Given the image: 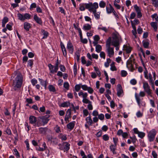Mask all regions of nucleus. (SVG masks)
<instances>
[{"label":"nucleus","mask_w":158,"mask_h":158,"mask_svg":"<svg viewBox=\"0 0 158 158\" xmlns=\"http://www.w3.org/2000/svg\"><path fill=\"white\" fill-rule=\"evenodd\" d=\"M23 83V77L22 75L19 74L17 75L15 80L13 81V85L14 89L16 90L17 89L20 88Z\"/></svg>","instance_id":"nucleus-1"},{"label":"nucleus","mask_w":158,"mask_h":158,"mask_svg":"<svg viewBox=\"0 0 158 158\" xmlns=\"http://www.w3.org/2000/svg\"><path fill=\"white\" fill-rule=\"evenodd\" d=\"M29 123L33 124L34 126L39 127L42 126V123L40 120L37 119V118L33 115L30 116L29 118Z\"/></svg>","instance_id":"nucleus-2"},{"label":"nucleus","mask_w":158,"mask_h":158,"mask_svg":"<svg viewBox=\"0 0 158 158\" xmlns=\"http://www.w3.org/2000/svg\"><path fill=\"white\" fill-rule=\"evenodd\" d=\"M85 8L88 9L90 12H92L96 10L98 8V5L97 2H95L93 3L91 2L88 3H85Z\"/></svg>","instance_id":"nucleus-3"},{"label":"nucleus","mask_w":158,"mask_h":158,"mask_svg":"<svg viewBox=\"0 0 158 158\" xmlns=\"http://www.w3.org/2000/svg\"><path fill=\"white\" fill-rule=\"evenodd\" d=\"M121 40V37L118 33H113L111 45L114 46H119Z\"/></svg>","instance_id":"nucleus-4"},{"label":"nucleus","mask_w":158,"mask_h":158,"mask_svg":"<svg viewBox=\"0 0 158 158\" xmlns=\"http://www.w3.org/2000/svg\"><path fill=\"white\" fill-rule=\"evenodd\" d=\"M156 133V131L155 129H152L149 131L148 135V137L149 142H151L153 141Z\"/></svg>","instance_id":"nucleus-5"},{"label":"nucleus","mask_w":158,"mask_h":158,"mask_svg":"<svg viewBox=\"0 0 158 158\" xmlns=\"http://www.w3.org/2000/svg\"><path fill=\"white\" fill-rule=\"evenodd\" d=\"M18 19L22 21H24L26 19H29L31 17V15L28 13H25L24 15L20 13L17 15Z\"/></svg>","instance_id":"nucleus-6"},{"label":"nucleus","mask_w":158,"mask_h":158,"mask_svg":"<svg viewBox=\"0 0 158 158\" xmlns=\"http://www.w3.org/2000/svg\"><path fill=\"white\" fill-rule=\"evenodd\" d=\"M135 60L134 58L130 57L127 62V67L130 69L132 71H133L134 69L133 67V64L135 63Z\"/></svg>","instance_id":"nucleus-7"},{"label":"nucleus","mask_w":158,"mask_h":158,"mask_svg":"<svg viewBox=\"0 0 158 158\" xmlns=\"http://www.w3.org/2000/svg\"><path fill=\"white\" fill-rule=\"evenodd\" d=\"M143 87L145 91L147 93L148 95L152 97L151 90L148 83L147 82L145 81L143 82Z\"/></svg>","instance_id":"nucleus-8"},{"label":"nucleus","mask_w":158,"mask_h":158,"mask_svg":"<svg viewBox=\"0 0 158 158\" xmlns=\"http://www.w3.org/2000/svg\"><path fill=\"white\" fill-rule=\"evenodd\" d=\"M67 49L69 53L73 54L74 48L73 44L70 41H69L67 43Z\"/></svg>","instance_id":"nucleus-9"},{"label":"nucleus","mask_w":158,"mask_h":158,"mask_svg":"<svg viewBox=\"0 0 158 158\" xmlns=\"http://www.w3.org/2000/svg\"><path fill=\"white\" fill-rule=\"evenodd\" d=\"M50 117V115H45L43 116L40 117H39L40 119L42 120V123L43 124H42V125L44 126V125L48 123V121L49 120L48 118Z\"/></svg>","instance_id":"nucleus-10"},{"label":"nucleus","mask_w":158,"mask_h":158,"mask_svg":"<svg viewBox=\"0 0 158 158\" xmlns=\"http://www.w3.org/2000/svg\"><path fill=\"white\" fill-rule=\"evenodd\" d=\"M71 110L70 109H68L66 111V115L64 118V120L66 121V123H69V118L71 117Z\"/></svg>","instance_id":"nucleus-11"},{"label":"nucleus","mask_w":158,"mask_h":158,"mask_svg":"<svg viewBox=\"0 0 158 158\" xmlns=\"http://www.w3.org/2000/svg\"><path fill=\"white\" fill-rule=\"evenodd\" d=\"M106 52H107L108 56L111 57L114 55V48H111L106 49Z\"/></svg>","instance_id":"nucleus-12"},{"label":"nucleus","mask_w":158,"mask_h":158,"mask_svg":"<svg viewBox=\"0 0 158 158\" xmlns=\"http://www.w3.org/2000/svg\"><path fill=\"white\" fill-rule=\"evenodd\" d=\"M117 96L120 97L121 96V95L123 93L122 88L121 85L120 84H118L117 85Z\"/></svg>","instance_id":"nucleus-13"},{"label":"nucleus","mask_w":158,"mask_h":158,"mask_svg":"<svg viewBox=\"0 0 158 158\" xmlns=\"http://www.w3.org/2000/svg\"><path fill=\"white\" fill-rule=\"evenodd\" d=\"M34 19L38 24L40 25H42L43 22L41 19L38 17L37 15H34Z\"/></svg>","instance_id":"nucleus-14"},{"label":"nucleus","mask_w":158,"mask_h":158,"mask_svg":"<svg viewBox=\"0 0 158 158\" xmlns=\"http://www.w3.org/2000/svg\"><path fill=\"white\" fill-rule=\"evenodd\" d=\"M135 97L137 102V103L139 106H142V101L141 100L140 97L137 94V93H135Z\"/></svg>","instance_id":"nucleus-15"},{"label":"nucleus","mask_w":158,"mask_h":158,"mask_svg":"<svg viewBox=\"0 0 158 158\" xmlns=\"http://www.w3.org/2000/svg\"><path fill=\"white\" fill-rule=\"evenodd\" d=\"M60 45L63 54L64 56L65 57L67 56V53L65 46L64 44L61 42H60Z\"/></svg>","instance_id":"nucleus-16"},{"label":"nucleus","mask_w":158,"mask_h":158,"mask_svg":"<svg viewBox=\"0 0 158 158\" xmlns=\"http://www.w3.org/2000/svg\"><path fill=\"white\" fill-rule=\"evenodd\" d=\"M109 7L107 6L106 7V9L107 13L108 14H110L112 13L114 9L113 6L110 4H109Z\"/></svg>","instance_id":"nucleus-17"},{"label":"nucleus","mask_w":158,"mask_h":158,"mask_svg":"<svg viewBox=\"0 0 158 158\" xmlns=\"http://www.w3.org/2000/svg\"><path fill=\"white\" fill-rule=\"evenodd\" d=\"M75 121H73L70 122L67 124V126L68 129H69L70 130H73L75 126Z\"/></svg>","instance_id":"nucleus-18"},{"label":"nucleus","mask_w":158,"mask_h":158,"mask_svg":"<svg viewBox=\"0 0 158 158\" xmlns=\"http://www.w3.org/2000/svg\"><path fill=\"white\" fill-rule=\"evenodd\" d=\"M38 80L42 86L44 87L45 89H46L47 85V80L44 81L42 79L39 78Z\"/></svg>","instance_id":"nucleus-19"},{"label":"nucleus","mask_w":158,"mask_h":158,"mask_svg":"<svg viewBox=\"0 0 158 158\" xmlns=\"http://www.w3.org/2000/svg\"><path fill=\"white\" fill-rule=\"evenodd\" d=\"M111 38L110 37L106 41V48H111L110 45H111Z\"/></svg>","instance_id":"nucleus-20"},{"label":"nucleus","mask_w":158,"mask_h":158,"mask_svg":"<svg viewBox=\"0 0 158 158\" xmlns=\"http://www.w3.org/2000/svg\"><path fill=\"white\" fill-rule=\"evenodd\" d=\"M63 144L64 146V148L65 149L66 151H68L70 148V144L66 142H64Z\"/></svg>","instance_id":"nucleus-21"},{"label":"nucleus","mask_w":158,"mask_h":158,"mask_svg":"<svg viewBox=\"0 0 158 158\" xmlns=\"http://www.w3.org/2000/svg\"><path fill=\"white\" fill-rule=\"evenodd\" d=\"M123 48L127 53H130L131 51V48L127 45H124Z\"/></svg>","instance_id":"nucleus-22"},{"label":"nucleus","mask_w":158,"mask_h":158,"mask_svg":"<svg viewBox=\"0 0 158 158\" xmlns=\"http://www.w3.org/2000/svg\"><path fill=\"white\" fill-rule=\"evenodd\" d=\"M117 146H115L114 144L111 145L110 147V151L112 152L113 154H116L117 153L115 152V150L116 149Z\"/></svg>","instance_id":"nucleus-23"},{"label":"nucleus","mask_w":158,"mask_h":158,"mask_svg":"<svg viewBox=\"0 0 158 158\" xmlns=\"http://www.w3.org/2000/svg\"><path fill=\"white\" fill-rule=\"evenodd\" d=\"M31 27L30 24L27 22H25L24 23V28L27 31H28Z\"/></svg>","instance_id":"nucleus-24"},{"label":"nucleus","mask_w":158,"mask_h":158,"mask_svg":"<svg viewBox=\"0 0 158 158\" xmlns=\"http://www.w3.org/2000/svg\"><path fill=\"white\" fill-rule=\"evenodd\" d=\"M87 123L90 126H91L93 123V121L90 116L87 117L85 119Z\"/></svg>","instance_id":"nucleus-25"},{"label":"nucleus","mask_w":158,"mask_h":158,"mask_svg":"<svg viewBox=\"0 0 158 158\" xmlns=\"http://www.w3.org/2000/svg\"><path fill=\"white\" fill-rule=\"evenodd\" d=\"M91 28V26L90 25L86 24L83 26V29L85 31H87L90 30Z\"/></svg>","instance_id":"nucleus-26"},{"label":"nucleus","mask_w":158,"mask_h":158,"mask_svg":"<svg viewBox=\"0 0 158 158\" xmlns=\"http://www.w3.org/2000/svg\"><path fill=\"white\" fill-rule=\"evenodd\" d=\"M39 129L40 133L45 134L47 131V128L46 127H40Z\"/></svg>","instance_id":"nucleus-27"},{"label":"nucleus","mask_w":158,"mask_h":158,"mask_svg":"<svg viewBox=\"0 0 158 158\" xmlns=\"http://www.w3.org/2000/svg\"><path fill=\"white\" fill-rule=\"evenodd\" d=\"M41 32L44 35V36L42 38L43 39L46 38L48 36V32L44 30H41Z\"/></svg>","instance_id":"nucleus-28"},{"label":"nucleus","mask_w":158,"mask_h":158,"mask_svg":"<svg viewBox=\"0 0 158 158\" xmlns=\"http://www.w3.org/2000/svg\"><path fill=\"white\" fill-rule=\"evenodd\" d=\"M144 77L147 79H148V78H151L152 77V75L151 73H149L148 75V71L147 70H146L144 72Z\"/></svg>","instance_id":"nucleus-29"},{"label":"nucleus","mask_w":158,"mask_h":158,"mask_svg":"<svg viewBox=\"0 0 158 158\" xmlns=\"http://www.w3.org/2000/svg\"><path fill=\"white\" fill-rule=\"evenodd\" d=\"M70 105V103L69 102H64L61 104L60 106L62 107H68Z\"/></svg>","instance_id":"nucleus-30"},{"label":"nucleus","mask_w":158,"mask_h":158,"mask_svg":"<svg viewBox=\"0 0 158 158\" xmlns=\"http://www.w3.org/2000/svg\"><path fill=\"white\" fill-rule=\"evenodd\" d=\"M151 26L154 28L155 31H156L157 29V23L156 22H152L150 24Z\"/></svg>","instance_id":"nucleus-31"},{"label":"nucleus","mask_w":158,"mask_h":158,"mask_svg":"<svg viewBox=\"0 0 158 158\" xmlns=\"http://www.w3.org/2000/svg\"><path fill=\"white\" fill-rule=\"evenodd\" d=\"M152 4L156 8L158 7V0H151Z\"/></svg>","instance_id":"nucleus-32"},{"label":"nucleus","mask_w":158,"mask_h":158,"mask_svg":"<svg viewBox=\"0 0 158 158\" xmlns=\"http://www.w3.org/2000/svg\"><path fill=\"white\" fill-rule=\"evenodd\" d=\"M143 45L145 48H148L149 45V42L147 41H143L142 42Z\"/></svg>","instance_id":"nucleus-33"},{"label":"nucleus","mask_w":158,"mask_h":158,"mask_svg":"<svg viewBox=\"0 0 158 158\" xmlns=\"http://www.w3.org/2000/svg\"><path fill=\"white\" fill-rule=\"evenodd\" d=\"M94 15L95 18L97 19H100V14L97 13V10H94V11L92 12Z\"/></svg>","instance_id":"nucleus-34"},{"label":"nucleus","mask_w":158,"mask_h":158,"mask_svg":"<svg viewBox=\"0 0 158 158\" xmlns=\"http://www.w3.org/2000/svg\"><path fill=\"white\" fill-rule=\"evenodd\" d=\"M78 95L79 96L82 95L83 98H87L88 96V94L87 93H84L82 91H81L79 93Z\"/></svg>","instance_id":"nucleus-35"},{"label":"nucleus","mask_w":158,"mask_h":158,"mask_svg":"<svg viewBox=\"0 0 158 158\" xmlns=\"http://www.w3.org/2000/svg\"><path fill=\"white\" fill-rule=\"evenodd\" d=\"M48 88L49 91L50 92H55L56 91L55 87L53 85H48Z\"/></svg>","instance_id":"nucleus-36"},{"label":"nucleus","mask_w":158,"mask_h":158,"mask_svg":"<svg viewBox=\"0 0 158 158\" xmlns=\"http://www.w3.org/2000/svg\"><path fill=\"white\" fill-rule=\"evenodd\" d=\"M95 51L98 53L100 52L102 49L101 46L100 44H98L96 46Z\"/></svg>","instance_id":"nucleus-37"},{"label":"nucleus","mask_w":158,"mask_h":158,"mask_svg":"<svg viewBox=\"0 0 158 158\" xmlns=\"http://www.w3.org/2000/svg\"><path fill=\"white\" fill-rule=\"evenodd\" d=\"M106 5V2L103 1H101L99 3V6L101 8H104Z\"/></svg>","instance_id":"nucleus-38"},{"label":"nucleus","mask_w":158,"mask_h":158,"mask_svg":"<svg viewBox=\"0 0 158 158\" xmlns=\"http://www.w3.org/2000/svg\"><path fill=\"white\" fill-rule=\"evenodd\" d=\"M81 84H77L75 85V89L76 91L78 92L80 90L81 88Z\"/></svg>","instance_id":"nucleus-39"},{"label":"nucleus","mask_w":158,"mask_h":158,"mask_svg":"<svg viewBox=\"0 0 158 158\" xmlns=\"http://www.w3.org/2000/svg\"><path fill=\"white\" fill-rule=\"evenodd\" d=\"M58 137L59 138L61 139L62 140H66L67 139L66 135H62V134H60Z\"/></svg>","instance_id":"nucleus-40"},{"label":"nucleus","mask_w":158,"mask_h":158,"mask_svg":"<svg viewBox=\"0 0 158 158\" xmlns=\"http://www.w3.org/2000/svg\"><path fill=\"white\" fill-rule=\"evenodd\" d=\"M63 86L66 90H68L69 89V85L68 82H66L64 83Z\"/></svg>","instance_id":"nucleus-41"},{"label":"nucleus","mask_w":158,"mask_h":158,"mask_svg":"<svg viewBox=\"0 0 158 158\" xmlns=\"http://www.w3.org/2000/svg\"><path fill=\"white\" fill-rule=\"evenodd\" d=\"M110 69L112 71H116L117 70V69L114 66V62H113L110 64Z\"/></svg>","instance_id":"nucleus-42"},{"label":"nucleus","mask_w":158,"mask_h":158,"mask_svg":"<svg viewBox=\"0 0 158 158\" xmlns=\"http://www.w3.org/2000/svg\"><path fill=\"white\" fill-rule=\"evenodd\" d=\"M83 98L82 100V102L84 103L85 104H89L91 102L89 101V100L86 98Z\"/></svg>","instance_id":"nucleus-43"},{"label":"nucleus","mask_w":158,"mask_h":158,"mask_svg":"<svg viewBox=\"0 0 158 158\" xmlns=\"http://www.w3.org/2000/svg\"><path fill=\"white\" fill-rule=\"evenodd\" d=\"M111 61V60L110 58L107 59L106 62H105L104 65L106 67H107L109 66V63Z\"/></svg>","instance_id":"nucleus-44"},{"label":"nucleus","mask_w":158,"mask_h":158,"mask_svg":"<svg viewBox=\"0 0 158 158\" xmlns=\"http://www.w3.org/2000/svg\"><path fill=\"white\" fill-rule=\"evenodd\" d=\"M138 136L141 138H143L145 135V133L143 132H139L138 134Z\"/></svg>","instance_id":"nucleus-45"},{"label":"nucleus","mask_w":158,"mask_h":158,"mask_svg":"<svg viewBox=\"0 0 158 158\" xmlns=\"http://www.w3.org/2000/svg\"><path fill=\"white\" fill-rule=\"evenodd\" d=\"M134 8H135L136 12L141 11V10L139 7L137 5H135L134 6Z\"/></svg>","instance_id":"nucleus-46"},{"label":"nucleus","mask_w":158,"mask_h":158,"mask_svg":"<svg viewBox=\"0 0 158 158\" xmlns=\"http://www.w3.org/2000/svg\"><path fill=\"white\" fill-rule=\"evenodd\" d=\"M109 137L107 134H105L103 136V139L105 141L108 140L109 139Z\"/></svg>","instance_id":"nucleus-47"},{"label":"nucleus","mask_w":158,"mask_h":158,"mask_svg":"<svg viewBox=\"0 0 158 158\" xmlns=\"http://www.w3.org/2000/svg\"><path fill=\"white\" fill-rule=\"evenodd\" d=\"M52 142L53 144L56 145L58 143V139L56 138H53Z\"/></svg>","instance_id":"nucleus-48"},{"label":"nucleus","mask_w":158,"mask_h":158,"mask_svg":"<svg viewBox=\"0 0 158 158\" xmlns=\"http://www.w3.org/2000/svg\"><path fill=\"white\" fill-rule=\"evenodd\" d=\"M54 69L51 71V73H56L58 69V67L55 66L54 67Z\"/></svg>","instance_id":"nucleus-49"},{"label":"nucleus","mask_w":158,"mask_h":158,"mask_svg":"<svg viewBox=\"0 0 158 158\" xmlns=\"http://www.w3.org/2000/svg\"><path fill=\"white\" fill-rule=\"evenodd\" d=\"M73 72L75 76H76L77 74V67L76 64H74L73 66Z\"/></svg>","instance_id":"nucleus-50"},{"label":"nucleus","mask_w":158,"mask_h":158,"mask_svg":"<svg viewBox=\"0 0 158 158\" xmlns=\"http://www.w3.org/2000/svg\"><path fill=\"white\" fill-rule=\"evenodd\" d=\"M100 56L101 58H102L104 59H105L106 54L104 52H101L100 54Z\"/></svg>","instance_id":"nucleus-51"},{"label":"nucleus","mask_w":158,"mask_h":158,"mask_svg":"<svg viewBox=\"0 0 158 158\" xmlns=\"http://www.w3.org/2000/svg\"><path fill=\"white\" fill-rule=\"evenodd\" d=\"M98 29L99 30H103L106 32H107L108 31L107 28L106 27H99Z\"/></svg>","instance_id":"nucleus-52"},{"label":"nucleus","mask_w":158,"mask_h":158,"mask_svg":"<svg viewBox=\"0 0 158 158\" xmlns=\"http://www.w3.org/2000/svg\"><path fill=\"white\" fill-rule=\"evenodd\" d=\"M83 116H86L88 115L89 112L87 110L85 109L83 110Z\"/></svg>","instance_id":"nucleus-53"},{"label":"nucleus","mask_w":158,"mask_h":158,"mask_svg":"<svg viewBox=\"0 0 158 158\" xmlns=\"http://www.w3.org/2000/svg\"><path fill=\"white\" fill-rule=\"evenodd\" d=\"M31 82L32 84L34 86L37 83V81L35 78H34L31 80Z\"/></svg>","instance_id":"nucleus-54"},{"label":"nucleus","mask_w":158,"mask_h":158,"mask_svg":"<svg viewBox=\"0 0 158 158\" xmlns=\"http://www.w3.org/2000/svg\"><path fill=\"white\" fill-rule=\"evenodd\" d=\"M26 102L28 103V104H31L33 103L32 99L31 98H27L26 99Z\"/></svg>","instance_id":"nucleus-55"},{"label":"nucleus","mask_w":158,"mask_h":158,"mask_svg":"<svg viewBox=\"0 0 158 158\" xmlns=\"http://www.w3.org/2000/svg\"><path fill=\"white\" fill-rule=\"evenodd\" d=\"M130 82L132 85H135L137 83V81L135 79H133L130 81Z\"/></svg>","instance_id":"nucleus-56"},{"label":"nucleus","mask_w":158,"mask_h":158,"mask_svg":"<svg viewBox=\"0 0 158 158\" xmlns=\"http://www.w3.org/2000/svg\"><path fill=\"white\" fill-rule=\"evenodd\" d=\"M81 87L82 89L84 90H87L89 88L86 85H81Z\"/></svg>","instance_id":"nucleus-57"},{"label":"nucleus","mask_w":158,"mask_h":158,"mask_svg":"<svg viewBox=\"0 0 158 158\" xmlns=\"http://www.w3.org/2000/svg\"><path fill=\"white\" fill-rule=\"evenodd\" d=\"M75 55L76 56V59L77 60V61H78L80 59V54L79 52H77L75 53Z\"/></svg>","instance_id":"nucleus-58"},{"label":"nucleus","mask_w":158,"mask_h":158,"mask_svg":"<svg viewBox=\"0 0 158 158\" xmlns=\"http://www.w3.org/2000/svg\"><path fill=\"white\" fill-rule=\"evenodd\" d=\"M87 108L89 110H93V107L92 104V102L89 103L87 106Z\"/></svg>","instance_id":"nucleus-59"},{"label":"nucleus","mask_w":158,"mask_h":158,"mask_svg":"<svg viewBox=\"0 0 158 158\" xmlns=\"http://www.w3.org/2000/svg\"><path fill=\"white\" fill-rule=\"evenodd\" d=\"M98 118L101 120H103L104 119V116L103 114H101L98 115Z\"/></svg>","instance_id":"nucleus-60"},{"label":"nucleus","mask_w":158,"mask_h":158,"mask_svg":"<svg viewBox=\"0 0 158 158\" xmlns=\"http://www.w3.org/2000/svg\"><path fill=\"white\" fill-rule=\"evenodd\" d=\"M8 18L6 17H4L2 20V22L6 24L8 21Z\"/></svg>","instance_id":"nucleus-61"},{"label":"nucleus","mask_w":158,"mask_h":158,"mask_svg":"<svg viewBox=\"0 0 158 158\" xmlns=\"http://www.w3.org/2000/svg\"><path fill=\"white\" fill-rule=\"evenodd\" d=\"M137 32L139 34H141L143 32V30L140 26H139L137 29Z\"/></svg>","instance_id":"nucleus-62"},{"label":"nucleus","mask_w":158,"mask_h":158,"mask_svg":"<svg viewBox=\"0 0 158 158\" xmlns=\"http://www.w3.org/2000/svg\"><path fill=\"white\" fill-rule=\"evenodd\" d=\"M54 129L57 133H59L60 131V128L58 125L56 126Z\"/></svg>","instance_id":"nucleus-63"},{"label":"nucleus","mask_w":158,"mask_h":158,"mask_svg":"<svg viewBox=\"0 0 158 158\" xmlns=\"http://www.w3.org/2000/svg\"><path fill=\"white\" fill-rule=\"evenodd\" d=\"M80 154L81 156H82V158H87V156L85 155V153L83 151L81 150V151Z\"/></svg>","instance_id":"nucleus-64"}]
</instances>
